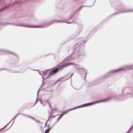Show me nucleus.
Wrapping results in <instances>:
<instances>
[{
    "mask_svg": "<svg viewBox=\"0 0 133 133\" xmlns=\"http://www.w3.org/2000/svg\"><path fill=\"white\" fill-rule=\"evenodd\" d=\"M122 69V68H120L117 69H115L113 70L110 71L109 72H108L107 74V75L106 76L107 77H110V76H109V74L110 73H115L116 72H117L119 71L121 69Z\"/></svg>",
    "mask_w": 133,
    "mask_h": 133,
    "instance_id": "obj_7",
    "label": "nucleus"
},
{
    "mask_svg": "<svg viewBox=\"0 0 133 133\" xmlns=\"http://www.w3.org/2000/svg\"><path fill=\"white\" fill-rule=\"evenodd\" d=\"M11 25H12L14 26H22V27H30V28H37L38 27H39L40 26H38V25H36V26H28L26 25H25L24 24H17L16 23H11Z\"/></svg>",
    "mask_w": 133,
    "mask_h": 133,
    "instance_id": "obj_3",
    "label": "nucleus"
},
{
    "mask_svg": "<svg viewBox=\"0 0 133 133\" xmlns=\"http://www.w3.org/2000/svg\"><path fill=\"white\" fill-rule=\"evenodd\" d=\"M58 122V121H57L55 122V123L54 124V125H52L51 127H52Z\"/></svg>",
    "mask_w": 133,
    "mask_h": 133,
    "instance_id": "obj_38",
    "label": "nucleus"
},
{
    "mask_svg": "<svg viewBox=\"0 0 133 133\" xmlns=\"http://www.w3.org/2000/svg\"><path fill=\"white\" fill-rule=\"evenodd\" d=\"M28 68H30V69L31 70H37L38 71V72H39V74L41 75H42V74H43V73H42V74H41V71H40V72H39V70H34V69H32L31 68H30L29 67H28Z\"/></svg>",
    "mask_w": 133,
    "mask_h": 133,
    "instance_id": "obj_14",
    "label": "nucleus"
},
{
    "mask_svg": "<svg viewBox=\"0 0 133 133\" xmlns=\"http://www.w3.org/2000/svg\"><path fill=\"white\" fill-rule=\"evenodd\" d=\"M85 76L84 77V78L85 79V77H86V73H85Z\"/></svg>",
    "mask_w": 133,
    "mask_h": 133,
    "instance_id": "obj_43",
    "label": "nucleus"
},
{
    "mask_svg": "<svg viewBox=\"0 0 133 133\" xmlns=\"http://www.w3.org/2000/svg\"><path fill=\"white\" fill-rule=\"evenodd\" d=\"M40 103H41L42 104V101H40Z\"/></svg>",
    "mask_w": 133,
    "mask_h": 133,
    "instance_id": "obj_50",
    "label": "nucleus"
},
{
    "mask_svg": "<svg viewBox=\"0 0 133 133\" xmlns=\"http://www.w3.org/2000/svg\"><path fill=\"white\" fill-rule=\"evenodd\" d=\"M73 75V73H72V74H71V76H70V78H67V79H65V80H64V81H66V80H68V79H69L70 78V77H71L72 76V75Z\"/></svg>",
    "mask_w": 133,
    "mask_h": 133,
    "instance_id": "obj_20",
    "label": "nucleus"
},
{
    "mask_svg": "<svg viewBox=\"0 0 133 133\" xmlns=\"http://www.w3.org/2000/svg\"><path fill=\"white\" fill-rule=\"evenodd\" d=\"M38 92H37V97H38Z\"/></svg>",
    "mask_w": 133,
    "mask_h": 133,
    "instance_id": "obj_45",
    "label": "nucleus"
},
{
    "mask_svg": "<svg viewBox=\"0 0 133 133\" xmlns=\"http://www.w3.org/2000/svg\"><path fill=\"white\" fill-rule=\"evenodd\" d=\"M81 39H83V38H81Z\"/></svg>",
    "mask_w": 133,
    "mask_h": 133,
    "instance_id": "obj_57",
    "label": "nucleus"
},
{
    "mask_svg": "<svg viewBox=\"0 0 133 133\" xmlns=\"http://www.w3.org/2000/svg\"><path fill=\"white\" fill-rule=\"evenodd\" d=\"M52 128V127H51L50 128H48L46 129L44 132V133H48L50 130Z\"/></svg>",
    "mask_w": 133,
    "mask_h": 133,
    "instance_id": "obj_11",
    "label": "nucleus"
},
{
    "mask_svg": "<svg viewBox=\"0 0 133 133\" xmlns=\"http://www.w3.org/2000/svg\"><path fill=\"white\" fill-rule=\"evenodd\" d=\"M46 72V71H43V72H42V73L43 74V73H45V72Z\"/></svg>",
    "mask_w": 133,
    "mask_h": 133,
    "instance_id": "obj_42",
    "label": "nucleus"
},
{
    "mask_svg": "<svg viewBox=\"0 0 133 133\" xmlns=\"http://www.w3.org/2000/svg\"><path fill=\"white\" fill-rule=\"evenodd\" d=\"M76 109L75 107V108H72L69 109H68V110H67L69 111H71V110H74V109Z\"/></svg>",
    "mask_w": 133,
    "mask_h": 133,
    "instance_id": "obj_21",
    "label": "nucleus"
},
{
    "mask_svg": "<svg viewBox=\"0 0 133 133\" xmlns=\"http://www.w3.org/2000/svg\"><path fill=\"white\" fill-rule=\"evenodd\" d=\"M59 115V114H57V115L53 116H52V118H54L55 117H56V116H58V115Z\"/></svg>",
    "mask_w": 133,
    "mask_h": 133,
    "instance_id": "obj_34",
    "label": "nucleus"
},
{
    "mask_svg": "<svg viewBox=\"0 0 133 133\" xmlns=\"http://www.w3.org/2000/svg\"><path fill=\"white\" fill-rule=\"evenodd\" d=\"M49 76H48L47 77H46V78H47Z\"/></svg>",
    "mask_w": 133,
    "mask_h": 133,
    "instance_id": "obj_59",
    "label": "nucleus"
},
{
    "mask_svg": "<svg viewBox=\"0 0 133 133\" xmlns=\"http://www.w3.org/2000/svg\"><path fill=\"white\" fill-rule=\"evenodd\" d=\"M63 22H65L61 20H54L48 23L45 26V27H46L49 26L53 23H62Z\"/></svg>",
    "mask_w": 133,
    "mask_h": 133,
    "instance_id": "obj_4",
    "label": "nucleus"
},
{
    "mask_svg": "<svg viewBox=\"0 0 133 133\" xmlns=\"http://www.w3.org/2000/svg\"><path fill=\"white\" fill-rule=\"evenodd\" d=\"M87 7H90L91 6H87Z\"/></svg>",
    "mask_w": 133,
    "mask_h": 133,
    "instance_id": "obj_51",
    "label": "nucleus"
},
{
    "mask_svg": "<svg viewBox=\"0 0 133 133\" xmlns=\"http://www.w3.org/2000/svg\"><path fill=\"white\" fill-rule=\"evenodd\" d=\"M11 121L7 124L6 125H5L3 128L4 129L8 125V124L10 123V122H11Z\"/></svg>",
    "mask_w": 133,
    "mask_h": 133,
    "instance_id": "obj_18",
    "label": "nucleus"
},
{
    "mask_svg": "<svg viewBox=\"0 0 133 133\" xmlns=\"http://www.w3.org/2000/svg\"><path fill=\"white\" fill-rule=\"evenodd\" d=\"M46 124H45V126H46Z\"/></svg>",
    "mask_w": 133,
    "mask_h": 133,
    "instance_id": "obj_58",
    "label": "nucleus"
},
{
    "mask_svg": "<svg viewBox=\"0 0 133 133\" xmlns=\"http://www.w3.org/2000/svg\"><path fill=\"white\" fill-rule=\"evenodd\" d=\"M64 78V77H62V78H60V80H61V79H63Z\"/></svg>",
    "mask_w": 133,
    "mask_h": 133,
    "instance_id": "obj_44",
    "label": "nucleus"
},
{
    "mask_svg": "<svg viewBox=\"0 0 133 133\" xmlns=\"http://www.w3.org/2000/svg\"><path fill=\"white\" fill-rule=\"evenodd\" d=\"M59 71V70L58 67L56 68L53 69L50 71V72L48 76L50 75H53L54 74L57 73Z\"/></svg>",
    "mask_w": 133,
    "mask_h": 133,
    "instance_id": "obj_5",
    "label": "nucleus"
},
{
    "mask_svg": "<svg viewBox=\"0 0 133 133\" xmlns=\"http://www.w3.org/2000/svg\"><path fill=\"white\" fill-rule=\"evenodd\" d=\"M81 55H82L80 54V53L78 51L75 53V54L74 56V59L78 58L79 57L81 56Z\"/></svg>",
    "mask_w": 133,
    "mask_h": 133,
    "instance_id": "obj_9",
    "label": "nucleus"
},
{
    "mask_svg": "<svg viewBox=\"0 0 133 133\" xmlns=\"http://www.w3.org/2000/svg\"><path fill=\"white\" fill-rule=\"evenodd\" d=\"M9 6H4L3 8H2L1 9L2 11L4 10L5 9L8 8V7H9Z\"/></svg>",
    "mask_w": 133,
    "mask_h": 133,
    "instance_id": "obj_13",
    "label": "nucleus"
},
{
    "mask_svg": "<svg viewBox=\"0 0 133 133\" xmlns=\"http://www.w3.org/2000/svg\"><path fill=\"white\" fill-rule=\"evenodd\" d=\"M111 97H108V98L106 99H103V100H100V101H96V102H91L90 103H86V106H90L91 105H92L93 104L98 103L100 102H104L106 101H108L109 100L111 99Z\"/></svg>",
    "mask_w": 133,
    "mask_h": 133,
    "instance_id": "obj_2",
    "label": "nucleus"
},
{
    "mask_svg": "<svg viewBox=\"0 0 133 133\" xmlns=\"http://www.w3.org/2000/svg\"><path fill=\"white\" fill-rule=\"evenodd\" d=\"M86 105V104H84L82 105L83 107H87Z\"/></svg>",
    "mask_w": 133,
    "mask_h": 133,
    "instance_id": "obj_33",
    "label": "nucleus"
},
{
    "mask_svg": "<svg viewBox=\"0 0 133 133\" xmlns=\"http://www.w3.org/2000/svg\"><path fill=\"white\" fill-rule=\"evenodd\" d=\"M12 125H11L10 126V127L9 128V129H10V127L11 126H12Z\"/></svg>",
    "mask_w": 133,
    "mask_h": 133,
    "instance_id": "obj_53",
    "label": "nucleus"
},
{
    "mask_svg": "<svg viewBox=\"0 0 133 133\" xmlns=\"http://www.w3.org/2000/svg\"><path fill=\"white\" fill-rule=\"evenodd\" d=\"M48 55H46L45 56H48Z\"/></svg>",
    "mask_w": 133,
    "mask_h": 133,
    "instance_id": "obj_55",
    "label": "nucleus"
},
{
    "mask_svg": "<svg viewBox=\"0 0 133 133\" xmlns=\"http://www.w3.org/2000/svg\"><path fill=\"white\" fill-rule=\"evenodd\" d=\"M35 121L37 123H38V122H39V121L38 120H37L35 119H34Z\"/></svg>",
    "mask_w": 133,
    "mask_h": 133,
    "instance_id": "obj_35",
    "label": "nucleus"
},
{
    "mask_svg": "<svg viewBox=\"0 0 133 133\" xmlns=\"http://www.w3.org/2000/svg\"><path fill=\"white\" fill-rule=\"evenodd\" d=\"M121 69H133V65H127L124 66L123 67L121 68Z\"/></svg>",
    "mask_w": 133,
    "mask_h": 133,
    "instance_id": "obj_8",
    "label": "nucleus"
},
{
    "mask_svg": "<svg viewBox=\"0 0 133 133\" xmlns=\"http://www.w3.org/2000/svg\"><path fill=\"white\" fill-rule=\"evenodd\" d=\"M79 6L77 10H78L79 9H81L82 8V7H84V6Z\"/></svg>",
    "mask_w": 133,
    "mask_h": 133,
    "instance_id": "obj_23",
    "label": "nucleus"
},
{
    "mask_svg": "<svg viewBox=\"0 0 133 133\" xmlns=\"http://www.w3.org/2000/svg\"><path fill=\"white\" fill-rule=\"evenodd\" d=\"M83 25L82 24H78V28L79 30H81L83 28Z\"/></svg>",
    "mask_w": 133,
    "mask_h": 133,
    "instance_id": "obj_12",
    "label": "nucleus"
},
{
    "mask_svg": "<svg viewBox=\"0 0 133 133\" xmlns=\"http://www.w3.org/2000/svg\"><path fill=\"white\" fill-rule=\"evenodd\" d=\"M83 107L82 105H79L77 107H75L76 109L77 108H81Z\"/></svg>",
    "mask_w": 133,
    "mask_h": 133,
    "instance_id": "obj_19",
    "label": "nucleus"
},
{
    "mask_svg": "<svg viewBox=\"0 0 133 133\" xmlns=\"http://www.w3.org/2000/svg\"><path fill=\"white\" fill-rule=\"evenodd\" d=\"M133 12V10H124L123 11H120L118 12H116L112 14V16L115 15L116 14H121L122 13H125L127 12Z\"/></svg>",
    "mask_w": 133,
    "mask_h": 133,
    "instance_id": "obj_6",
    "label": "nucleus"
},
{
    "mask_svg": "<svg viewBox=\"0 0 133 133\" xmlns=\"http://www.w3.org/2000/svg\"><path fill=\"white\" fill-rule=\"evenodd\" d=\"M85 41H84V42L85 43Z\"/></svg>",
    "mask_w": 133,
    "mask_h": 133,
    "instance_id": "obj_60",
    "label": "nucleus"
},
{
    "mask_svg": "<svg viewBox=\"0 0 133 133\" xmlns=\"http://www.w3.org/2000/svg\"><path fill=\"white\" fill-rule=\"evenodd\" d=\"M70 58V56H68V57L66 58H65V59L64 60V61H69L70 60H71V59H69Z\"/></svg>",
    "mask_w": 133,
    "mask_h": 133,
    "instance_id": "obj_16",
    "label": "nucleus"
},
{
    "mask_svg": "<svg viewBox=\"0 0 133 133\" xmlns=\"http://www.w3.org/2000/svg\"><path fill=\"white\" fill-rule=\"evenodd\" d=\"M130 132V130H128V132L126 133H129Z\"/></svg>",
    "mask_w": 133,
    "mask_h": 133,
    "instance_id": "obj_40",
    "label": "nucleus"
},
{
    "mask_svg": "<svg viewBox=\"0 0 133 133\" xmlns=\"http://www.w3.org/2000/svg\"><path fill=\"white\" fill-rule=\"evenodd\" d=\"M65 114V113H63L61 114V116H59L60 117L62 118V117Z\"/></svg>",
    "mask_w": 133,
    "mask_h": 133,
    "instance_id": "obj_24",
    "label": "nucleus"
},
{
    "mask_svg": "<svg viewBox=\"0 0 133 133\" xmlns=\"http://www.w3.org/2000/svg\"><path fill=\"white\" fill-rule=\"evenodd\" d=\"M49 107L50 108H51V105H49Z\"/></svg>",
    "mask_w": 133,
    "mask_h": 133,
    "instance_id": "obj_48",
    "label": "nucleus"
},
{
    "mask_svg": "<svg viewBox=\"0 0 133 133\" xmlns=\"http://www.w3.org/2000/svg\"><path fill=\"white\" fill-rule=\"evenodd\" d=\"M4 129L3 128H2L1 129H0V131L1 130H2L3 129Z\"/></svg>",
    "mask_w": 133,
    "mask_h": 133,
    "instance_id": "obj_47",
    "label": "nucleus"
},
{
    "mask_svg": "<svg viewBox=\"0 0 133 133\" xmlns=\"http://www.w3.org/2000/svg\"><path fill=\"white\" fill-rule=\"evenodd\" d=\"M10 24L8 23H5V24H4V25H7L8 24Z\"/></svg>",
    "mask_w": 133,
    "mask_h": 133,
    "instance_id": "obj_37",
    "label": "nucleus"
},
{
    "mask_svg": "<svg viewBox=\"0 0 133 133\" xmlns=\"http://www.w3.org/2000/svg\"><path fill=\"white\" fill-rule=\"evenodd\" d=\"M18 114L19 113L16 115L14 117H15V118H16L17 117V116L18 115Z\"/></svg>",
    "mask_w": 133,
    "mask_h": 133,
    "instance_id": "obj_41",
    "label": "nucleus"
},
{
    "mask_svg": "<svg viewBox=\"0 0 133 133\" xmlns=\"http://www.w3.org/2000/svg\"><path fill=\"white\" fill-rule=\"evenodd\" d=\"M27 117H29L30 119H32L34 120V119H35V118H34L32 117H31L29 115H27Z\"/></svg>",
    "mask_w": 133,
    "mask_h": 133,
    "instance_id": "obj_15",
    "label": "nucleus"
},
{
    "mask_svg": "<svg viewBox=\"0 0 133 133\" xmlns=\"http://www.w3.org/2000/svg\"><path fill=\"white\" fill-rule=\"evenodd\" d=\"M21 114H22V115L24 117H25L26 116H27V115H26L25 114H23V113H21Z\"/></svg>",
    "mask_w": 133,
    "mask_h": 133,
    "instance_id": "obj_27",
    "label": "nucleus"
},
{
    "mask_svg": "<svg viewBox=\"0 0 133 133\" xmlns=\"http://www.w3.org/2000/svg\"><path fill=\"white\" fill-rule=\"evenodd\" d=\"M60 80V79H58L55 82V84H56V83L57 82H58Z\"/></svg>",
    "mask_w": 133,
    "mask_h": 133,
    "instance_id": "obj_29",
    "label": "nucleus"
},
{
    "mask_svg": "<svg viewBox=\"0 0 133 133\" xmlns=\"http://www.w3.org/2000/svg\"><path fill=\"white\" fill-rule=\"evenodd\" d=\"M43 76H42V78L43 79V81H43V83L42 84H43V83H44V77H43Z\"/></svg>",
    "mask_w": 133,
    "mask_h": 133,
    "instance_id": "obj_36",
    "label": "nucleus"
},
{
    "mask_svg": "<svg viewBox=\"0 0 133 133\" xmlns=\"http://www.w3.org/2000/svg\"><path fill=\"white\" fill-rule=\"evenodd\" d=\"M9 70V71H10V69H7L6 68H2V69H0V70Z\"/></svg>",
    "mask_w": 133,
    "mask_h": 133,
    "instance_id": "obj_17",
    "label": "nucleus"
},
{
    "mask_svg": "<svg viewBox=\"0 0 133 133\" xmlns=\"http://www.w3.org/2000/svg\"><path fill=\"white\" fill-rule=\"evenodd\" d=\"M133 128V125H132L130 128H129V129L128 130H130V131H131V130L132 129V128Z\"/></svg>",
    "mask_w": 133,
    "mask_h": 133,
    "instance_id": "obj_25",
    "label": "nucleus"
},
{
    "mask_svg": "<svg viewBox=\"0 0 133 133\" xmlns=\"http://www.w3.org/2000/svg\"><path fill=\"white\" fill-rule=\"evenodd\" d=\"M38 99H37V98L36 99L35 103V104H34L33 105V106H34L35 105V104L38 102Z\"/></svg>",
    "mask_w": 133,
    "mask_h": 133,
    "instance_id": "obj_22",
    "label": "nucleus"
},
{
    "mask_svg": "<svg viewBox=\"0 0 133 133\" xmlns=\"http://www.w3.org/2000/svg\"><path fill=\"white\" fill-rule=\"evenodd\" d=\"M4 129L3 128H2L1 129H0V131L1 130H2L3 129Z\"/></svg>",
    "mask_w": 133,
    "mask_h": 133,
    "instance_id": "obj_46",
    "label": "nucleus"
},
{
    "mask_svg": "<svg viewBox=\"0 0 133 133\" xmlns=\"http://www.w3.org/2000/svg\"><path fill=\"white\" fill-rule=\"evenodd\" d=\"M74 15V13H73L71 14V15L70 16V17L72 18L73 17Z\"/></svg>",
    "mask_w": 133,
    "mask_h": 133,
    "instance_id": "obj_30",
    "label": "nucleus"
},
{
    "mask_svg": "<svg viewBox=\"0 0 133 133\" xmlns=\"http://www.w3.org/2000/svg\"><path fill=\"white\" fill-rule=\"evenodd\" d=\"M61 118V117H58V118L56 119V120L57 121H59Z\"/></svg>",
    "mask_w": 133,
    "mask_h": 133,
    "instance_id": "obj_31",
    "label": "nucleus"
},
{
    "mask_svg": "<svg viewBox=\"0 0 133 133\" xmlns=\"http://www.w3.org/2000/svg\"><path fill=\"white\" fill-rule=\"evenodd\" d=\"M73 64L74 65H77V64L74 63L70 62L69 63H66L62 65H61L59 67H58V68L59 70V71H60L64 68H65L67 67L70 65Z\"/></svg>",
    "mask_w": 133,
    "mask_h": 133,
    "instance_id": "obj_1",
    "label": "nucleus"
},
{
    "mask_svg": "<svg viewBox=\"0 0 133 133\" xmlns=\"http://www.w3.org/2000/svg\"><path fill=\"white\" fill-rule=\"evenodd\" d=\"M12 125H11L10 126V127L9 128V129H10V127L11 126H12Z\"/></svg>",
    "mask_w": 133,
    "mask_h": 133,
    "instance_id": "obj_52",
    "label": "nucleus"
},
{
    "mask_svg": "<svg viewBox=\"0 0 133 133\" xmlns=\"http://www.w3.org/2000/svg\"><path fill=\"white\" fill-rule=\"evenodd\" d=\"M2 11V10L1 9H0V12L1 11Z\"/></svg>",
    "mask_w": 133,
    "mask_h": 133,
    "instance_id": "obj_49",
    "label": "nucleus"
},
{
    "mask_svg": "<svg viewBox=\"0 0 133 133\" xmlns=\"http://www.w3.org/2000/svg\"><path fill=\"white\" fill-rule=\"evenodd\" d=\"M0 51H3L4 52H7L8 53H9V54H11L12 55H15V53L13 52H12L11 51H8L6 50H4L3 49H0Z\"/></svg>",
    "mask_w": 133,
    "mask_h": 133,
    "instance_id": "obj_10",
    "label": "nucleus"
},
{
    "mask_svg": "<svg viewBox=\"0 0 133 133\" xmlns=\"http://www.w3.org/2000/svg\"><path fill=\"white\" fill-rule=\"evenodd\" d=\"M15 117H14L12 120H13V122H12V125H13V124L14 123V122L15 121Z\"/></svg>",
    "mask_w": 133,
    "mask_h": 133,
    "instance_id": "obj_32",
    "label": "nucleus"
},
{
    "mask_svg": "<svg viewBox=\"0 0 133 133\" xmlns=\"http://www.w3.org/2000/svg\"><path fill=\"white\" fill-rule=\"evenodd\" d=\"M12 125H11L10 126V127L9 128V129H10V127L11 126H12Z\"/></svg>",
    "mask_w": 133,
    "mask_h": 133,
    "instance_id": "obj_54",
    "label": "nucleus"
},
{
    "mask_svg": "<svg viewBox=\"0 0 133 133\" xmlns=\"http://www.w3.org/2000/svg\"><path fill=\"white\" fill-rule=\"evenodd\" d=\"M51 115H50V116H49V118H48V119L46 121V123H47V121L49 120V119L51 118Z\"/></svg>",
    "mask_w": 133,
    "mask_h": 133,
    "instance_id": "obj_26",
    "label": "nucleus"
},
{
    "mask_svg": "<svg viewBox=\"0 0 133 133\" xmlns=\"http://www.w3.org/2000/svg\"><path fill=\"white\" fill-rule=\"evenodd\" d=\"M67 111H68V110H66V111H65L64 112V113H65V114H66V113H68V112Z\"/></svg>",
    "mask_w": 133,
    "mask_h": 133,
    "instance_id": "obj_39",
    "label": "nucleus"
},
{
    "mask_svg": "<svg viewBox=\"0 0 133 133\" xmlns=\"http://www.w3.org/2000/svg\"><path fill=\"white\" fill-rule=\"evenodd\" d=\"M49 127V125H48V126L47 127H48H48Z\"/></svg>",
    "mask_w": 133,
    "mask_h": 133,
    "instance_id": "obj_56",
    "label": "nucleus"
},
{
    "mask_svg": "<svg viewBox=\"0 0 133 133\" xmlns=\"http://www.w3.org/2000/svg\"><path fill=\"white\" fill-rule=\"evenodd\" d=\"M73 21H72V22H65L67 24H69V23H73Z\"/></svg>",
    "mask_w": 133,
    "mask_h": 133,
    "instance_id": "obj_28",
    "label": "nucleus"
}]
</instances>
